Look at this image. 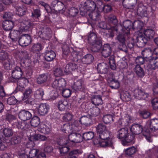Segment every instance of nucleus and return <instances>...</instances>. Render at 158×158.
<instances>
[{
  "instance_id": "f257e3e1",
  "label": "nucleus",
  "mask_w": 158,
  "mask_h": 158,
  "mask_svg": "<svg viewBox=\"0 0 158 158\" xmlns=\"http://www.w3.org/2000/svg\"><path fill=\"white\" fill-rule=\"evenodd\" d=\"M117 137L120 139L123 145H126L128 143H134L135 136L133 134L128 133L127 128L123 127L118 130Z\"/></svg>"
},
{
  "instance_id": "f03ea898",
  "label": "nucleus",
  "mask_w": 158,
  "mask_h": 158,
  "mask_svg": "<svg viewBox=\"0 0 158 158\" xmlns=\"http://www.w3.org/2000/svg\"><path fill=\"white\" fill-rule=\"evenodd\" d=\"M131 131L135 135L142 133L143 138H145L149 142L152 141V139L151 136L150 131L148 129H143V126L140 124H135L131 126L130 128Z\"/></svg>"
},
{
  "instance_id": "7ed1b4c3",
  "label": "nucleus",
  "mask_w": 158,
  "mask_h": 158,
  "mask_svg": "<svg viewBox=\"0 0 158 158\" xmlns=\"http://www.w3.org/2000/svg\"><path fill=\"white\" fill-rule=\"evenodd\" d=\"M20 24L19 28L22 31L27 32L31 30L34 26L33 23L28 19H25L23 21L20 20Z\"/></svg>"
},
{
  "instance_id": "20e7f679",
  "label": "nucleus",
  "mask_w": 158,
  "mask_h": 158,
  "mask_svg": "<svg viewBox=\"0 0 158 158\" xmlns=\"http://www.w3.org/2000/svg\"><path fill=\"white\" fill-rule=\"evenodd\" d=\"M23 71L21 68L18 66L15 68L12 71V78L10 79L11 82H15L18 79L20 78L23 74Z\"/></svg>"
},
{
  "instance_id": "39448f33",
  "label": "nucleus",
  "mask_w": 158,
  "mask_h": 158,
  "mask_svg": "<svg viewBox=\"0 0 158 158\" xmlns=\"http://www.w3.org/2000/svg\"><path fill=\"white\" fill-rule=\"evenodd\" d=\"M66 81L64 78L55 80L52 84V86L60 90H62L66 86Z\"/></svg>"
},
{
  "instance_id": "423d86ee",
  "label": "nucleus",
  "mask_w": 158,
  "mask_h": 158,
  "mask_svg": "<svg viewBox=\"0 0 158 158\" xmlns=\"http://www.w3.org/2000/svg\"><path fill=\"white\" fill-rule=\"evenodd\" d=\"M135 98L141 100H146L149 96V94L141 89L139 88L134 90L133 95Z\"/></svg>"
},
{
  "instance_id": "0eeeda50",
  "label": "nucleus",
  "mask_w": 158,
  "mask_h": 158,
  "mask_svg": "<svg viewBox=\"0 0 158 158\" xmlns=\"http://www.w3.org/2000/svg\"><path fill=\"white\" fill-rule=\"evenodd\" d=\"M147 67L148 70H155L158 68V57L156 56L151 58L148 61Z\"/></svg>"
},
{
  "instance_id": "6e6552de",
  "label": "nucleus",
  "mask_w": 158,
  "mask_h": 158,
  "mask_svg": "<svg viewBox=\"0 0 158 158\" xmlns=\"http://www.w3.org/2000/svg\"><path fill=\"white\" fill-rule=\"evenodd\" d=\"M47 139V138L46 136L40 134L35 135L32 136L30 138L31 141L27 144V147L32 148L34 146L35 144L33 141L37 140L43 141L46 140Z\"/></svg>"
},
{
  "instance_id": "1a4fd4ad",
  "label": "nucleus",
  "mask_w": 158,
  "mask_h": 158,
  "mask_svg": "<svg viewBox=\"0 0 158 158\" xmlns=\"http://www.w3.org/2000/svg\"><path fill=\"white\" fill-rule=\"evenodd\" d=\"M136 38V44L139 48L144 47L148 41V39L144 37L143 35L139 32Z\"/></svg>"
},
{
  "instance_id": "9d476101",
  "label": "nucleus",
  "mask_w": 158,
  "mask_h": 158,
  "mask_svg": "<svg viewBox=\"0 0 158 158\" xmlns=\"http://www.w3.org/2000/svg\"><path fill=\"white\" fill-rule=\"evenodd\" d=\"M19 44L22 46H28L31 42V37L28 34L22 35L19 38Z\"/></svg>"
},
{
  "instance_id": "9b49d317",
  "label": "nucleus",
  "mask_w": 158,
  "mask_h": 158,
  "mask_svg": "<svg viewBox=\"0 0 158 158\" xmlns=\"http://www.w3.org/2000/svg\"><path fill=\"white\" fill-rule=\"evenodd\" d=\"M16 81L17 86L15 90L22 91L24 87L28 84V81L27 79L23 77L18 79Z\"/></svg>"
},
{
  "instance_id": "f8f14e48",
  "label": "nucleus",
  "mask_w": 158,
  "mask_h": 158,
  "mask_svg": "<svg viewBox=\"0 0 158 158\" xmlns=\"http://www.w3.org/2000/svg\"><path fill=\"white\" fill-rule=\"evenodd\" d=\"M68 135L69 140L72 142L77 143L82 141V137L80 134L73 133Z\"/></svg>"
},
{
  "instance_id": "ddd939ff",
  "label": "nucleus",
  "mask_w": 158,
  "mask_h": 158,
  "mask_svg": "<svg viewBox=\"0 0 158 158\" xmlns=\"http://www.w3.org/2000/svg\"><path fill=\"white\" fill-rule=\"evenodd\" d=\"M150 8H146L145 6L139 7L137 10L138 15L141 17H147L152 13Z\"/></svg>"
},
{
  "instance_id": "4468645a",
  "label": "nucleus",
  "mask_w": 158,
  "mask_h": 158,
  "mask_svg": "<svg viewBox=\"0 0 158 158\" xmlns=\"http://www.w3.org/2000/svg\"><path fill=\"white\" fill-rule=\"evenodd\" d=\"M94 143L95 144H99L101 147H111L112 144V139L110 138L109 139L99 140L98 139H95L94 140Z\"/></svg>"
},
{
  "instance_id": "2eb2a0df",
  "label": "nucleus",
  "mask_w": 158,
  "mask_h": 158,
  "mask_svg": "<svg viewBox=\"0 0 158 158\" xmlns=\"http://www.w3.org/2000/svg\"><path fill=\"white\" fill-rule=\"evenodd\" d=\"M64 6L63 3L58 0L53 1L51 3V7L56 11L61 10L63 9Z\"/></svg>"
},
{
  "instance_id": "dca6fc26",
  "label": "nucleus",
  "mask_w": 158,
  "mask_h": 158,
  "mask_svg": "<svg viewBox=\"0 0 158 158\" xmlns=\"http://www.w3.org/2000/svg\"><path fill=\"white\" fill-rule=\"evenodd\" d=\"M31 116V113L25 110H22L19 112V118L23 121H26L30 119Z\"/></svg>"
},
{
  "instance_id": "f3484780",
  "label": "nucleus",
  "mask_w": 158,
  "mask_h": 158,
  "mask_svg": "<svg viewBox=\"0 0 158 158\" xmlns=\"http://www.w3.org/2000/svg\"><path fill=\"white\" fill-rule=\"evenodd\" d=\"M49 109V106L45 103H41L37 108L38 113L42 115L47 114Z\"/></svg>"
},
{
  "instance_id": "a211bd4d",
  "label": "nucleus",
  "mask_w": 158,
  "mask_h": 158,
  "mask_svg": "<svg viewBox=\"0 0 158 158\" xmlns=\"http://www.w3.org/2000/svg\"><path fill=\"white\" fill-rule=\"evenodd\" d=\"M52 31L50 28H45L42 31L40 36L44 40H48L52 37Z\"/></svg>"
},
{
  "instance_id": "6ab92c4d",
  "label": "nucleus",
  "mask_w": 158,
  "mask_h": 158,
  "mask_svg": "<svg viewBox=\"0 0 158 158\" xmlns=\"http://www.w3.org/2000/svg\"><path fill=\"white\" fill-rule=\"evenodd\" d=\"M107 81L110 87L112 89H118L120 87V84L118 80L114 78L109 77L107 79Z\"/></svg>"
},
{
  "instance_id": "aec40b11",
  "label": "nucleus",
  "mask_w": 158,
  "mask_h": 158,
  "mask_svg": "<svg viewBox=\"0 0 158 158\" xmlns=\"http://www.w3.org/2000/svg\"><path fill=\"white\" fill-rule=\"evenodd\" d=\"M111 52V48L108 44H104L102 51V54L104 57H107L109 56Z\"/></svg>"
},
{
  "instance_id": "412c9836",
  "label": "nucleus",
  "mask_w": 158,
  "mask_h": 158,
  "mask_svg": "<svg viewBox=\"0 0 158 158\" xmlns=\"http://www.w3.org/2000/svg\"><path fill=\"white\" fill-rule=\"evenodd\" d=\"M14 26V22L10 20L6 19L2 23L3 28L6 31H11Z\"/></svg>"
},
{
  "instance_id": "4be33fe9",
  "label": "nucleus",
  "mask_w": 158,
  "mask_h": 158,
  "mask_svg": "<svg viewBox=\"0 0 158 158\" xmlns=\"http://www.w3.org/2000/svg\"><path fill=\"white\" fill-rule=\"evenodd\" d=\"M94 59V58L92 55L87 54L82 58L81 61L83 64H89L92 63Z\"/></svg>"
},
{
  "instance_id": "5701e85b",
  "label": "nucleus",
  "mask_w": 158,
  "mask_h": 158,
  "mask_svg": "<svg viewBox=\"0 0 158 158\" xmlns=\"http://www.w3.org/2000/svg\"><path fill=\"white\" fill-rule=\"evenodd\" d=\"M91 45V50L93 52H98L100 51L102 46V42L101 39L98 40Z\"/></svg>"
},
{
  "instance_id": "b1692460",
  "label": "nucleus",
  "mask_w": 158,
  "mask_h": 158,
  "mask_svg": "<svg viewBox=\"0 0 158 158\" xmlns=\"http://www.w3.org/2000/svg\"><path fill=\"white\" fill-rule=\"evenodd\" d=\"M73 87L76 91L83 90L84 89L83 81L81 79L77 81L74 82Z\"/></svg>"
},
{
  "instance_id": "393cba45",
  "label": "nucleus",
  "mask_w": 158,
  "mask_h": 158,
  "mask_svg": "<svg viewBox=\"0 0 158 158\" xmlns=\"http://www.w3.org/2000/svg\"><path fill=\"white\" fill-rule=\"evenodd\" d=\"M84 4L85 8L88 11H93L96 8L95 3L91 0H87Z\"/></svg>"
},
{
  "instance_id": "a878e982",
  "label": "nucleus",
  "mask_w": 158,
  "mask_h": 158,
  "mask_svg": "<svg viewBox=\"0 0 158 158\" xmlns=\"http://www.w3.org/2000/svg\"><path fill=\"white\" fill-rule=\"evenodd\" d=\"M97 69L101 73H106L108 71V66L103 62L100 63L98 66Z\"/></svg>"
},
{
  "instance_id": "bb28decb",
  "label": "nucleus",
  "mask_w": 158,
  "mask_h": 158,
  "mask_svg": "<svg viewBox=\"0 0 158 158\" xmlns=\"http://www.w3.org/2000/svg\"><path fill=\"white\" fill-rule=\"evenodd\" d=\"M149 129L151 132L155 131L158 130V119H153L151 120Z\"/></svg>"
},
{
  "instance_id": "cd10ccee",
  "label": "nucleus",
  "mask_w": 158,
  "mask_h": 158,
  "mask_svg": "<svg viewBox=\"0 0 158 158\" xmlns=\"http://www.w3.org/2000/svg\"><path fill=\"white\" fill-rule=\"evenodd\" d=\"M56 54L53 51H46L45 55V59L48 61L52 60L56 57Z\"/></svg>"
},
{
  "instance_id": "c85d7f7f",
  "label": "nucleus",
  "mask_w": 158,
  "mask_h": 158,
  "mask_svg": "<svg viewBox=\"0 0 158 158\" xmlns=\"http://www.w3.org/2000/svg\"><path fill=\"white\" fill-rule=\"evenodd\" d=\"M3 134L4 136L5 140L6 138H8L12 136L13 134V130L10 127H5L2 129Z\"/></svg>"
},
{
  "instance_id": "c756f323",
  "label": "nucleus",
  "mask_w": 158,
  "mask_h": 158,
  "mask_svg": "<svg viewBox=\"0 0 158 158\" xmlns=\"http://www.w3.org/2000/svg\"><path fill=\"white\" fill-rule=\"evenodd\" d=\"M16 126L19 129L25 130L29 128L30 125L28 123H27L26 121H23L17 122L16 123Z\"/></svg>"
},
{
  "instance_id": "7c9ffc66",
  "label": "nucleus",
  "mask_w": 158,
  "mask_h": 158,
  "mask_svg": "<svg viewBox=\"0 0 158 158\" xmlns=\"http://www.w3.org/2000/svg\"><path fill=\"white\" fill-rule=\"evenodd\" d=\"M48 77L46 74H40L36 78V82L39 85L44 84L47 81Z\"/></svg>"
},
{
  "instance_id": "2f4dec72",
  "label": "nucleus",
  "mask_w": 158,
  "mask_h": 158,
  "mask_svg": "<svg viewBox=\"0 0 158 158\" xmlns=\"http://www.w3.org/2000/svg\"><path fill=\"white\" fill-rule=\"evenodd\" d=\"M134 69L135 72L139 77H142L145 74L144 69L139 64H137L135 66Z\"/></svg>"
},
{
  "instance_id": "473e14b6",
  "label": "nucleus",
  "mask_w": 158,
  "mask_h": 158,
  "mask_svg": "<svg viewBox=\"0 0 158 158\" xmlns=\"http://www.w3.org/2000/svg\"><path fill=\"white\" fill-rule=\"evenodd\" d=\"M100 39V38H98L96 35L94 33H91L88 36V43L90 45L94 44L97 40Z\"/></svg>"
},
{
  "instance_id": "72a5a7b5",
  "label": "nucleus",
  "mask_w": 158,
  "mask_h": 158,
  "mask_svg": "<svg viewBox=\"0 0 158 158\" xmlns=\"http://www.w3.org/2000/svg\"><path fill=\"white\" fill-rule=\"evenodd\" d=\"M151 51V49H146L143 50L142 52V54L145 59L146 61H148L151 58L154 57L152 55Z\"/></svg>"
},
{
  "instance_id": "f704fd0d",
  "label": "nucleus",
  "mask_w": 158,
  "mask_h": 158,
  "mask_svg": "<svg viewBox=\"0 0 158 158\" xmlns=\"http://www.w3.org/2000/svg\"><path fill=\"white\" fill-rule=\"evenodd\" d=\"M129 118L128 117H124L120 118L118 121V124L121 127L127 126L129 123Z\"/></svg>"
},
{
  "instance_id": "c9c22d12",
  "label": "nucleus",
  "mask_w": 158,
  "mask_h": 158,
  "mask_svg": "<svg viewBox=\"0 0 158 158\" xmlns=\"http://www.w3.org/2000/svg\"><path fill=\"white\" fill-rule=\"evenodd\" d=\"M10 38L13 40L16 41L20 35V32L17 30H11L10 33Z\"/></svg>"
},
{
  "instance_id": "e433bc0d",
  "label": "nucleus",
  "mask_w": 158,
  "mask_h": 158,
  "mask_svg": "<svg viewBox=\"0 0 158 158\" xmlns=\"http://www.w3.org/2000/svg\"><path fill=\"white\" fill-rule=\"evenodd\" d=\"M111 134L109 131H106L98 133L99 140H106L109 138Z\"/></svg>"
},
{
  "instance_id": "4c0bfd02",
  "label": "nucleus",
  "mask_w": 158,
  "mask_h": 158,
  "mask_svg": "<svg viewBox=\"0 0 158 158\" xmlns=\"http://www.w3.org/2000/svg\"><path fill=\"white\" fill-rule=\"evenodd\" d=\"M114 116L110 114H107L104 115L103 117V121L106 124H109L114 122Z\"/></svg>"
},
{
  "instance_id": "58836bf2",
  "label": "nucleus",
  "mask_w": 158,
  "mask_h": 158,
  "mask_svg": "<svg viewBox=\"0 0 158 158\" xmlns=\"http://www.w3.org/2000/svg\"><path fill=\"white\" fill-rule=\"evenodd\" d=\"M144 34L147 38L148 40L152 39L155 34L154 31L152 29H147L144 31Z\"/></svg>"
},
{
  "instance_id": "ea45409f",
  "label": "nucleus",
  "mask_w": 158,
  "mask_h": 158,
  "mask_svg": "<svg viewBox=\"0 0 158 158\" xmlns=\"http://www.w3.org/2000/svg\"><path fill=\"white\" fill-rule=\"evenodd\" d=\"M93 103L95 105L102 104L103 101L100 95H96L92 100Z\"/></svg>"
},
{
  "instance_id": "a19ab883",
  "label": "nucleus",
  "mask_w": 158,
  "mask_h": 158,
  "mask_svg": "<svg viewBox=\"0 0 158 158\" xmlns=\"http://www.w3.org/2000/svg\"><path fill=\"white\" fill-rule=\"evenodd\" d=\"M82 139L85 140H88L92 139L94 137V133L92 131L85 132L83 134Z\"/></svg>"
},
{
  "instance_id": "79ce46f5",
  "label": "nucleus",
  "mask_w": 158,
  "mask_h": 158,
  "mask_svg": "<svg viewBox=\"0 0 158 158\" xmlns=\"http://www.w3.org/2000/svg\"><path fill=\"white\" fill-rule=\"evenodd\" d=\"M40 123V119L37 116L33 117L30 121L31 125L34 127H37Z\"/></svg>"
},
{
  "instance_id": "37998d69",
  "label": "nucleus",
  "mask_w": 158,
  "mask_h": 158,
  "mask_svg": "<svg viewBox=\"0 0 158 158\" xmlns=\"http://www.w3.org/2000/svg\"><path fill=\"white\" fill-rule=\"evenodd\" d=\"M66 136H63L59 139L58 141V144L60 146H63L66 145L68 143V138Z\"/></svg>"
},
{
  "instance_id": "c03bdc74",
  "label": "nucleus",
  "mask_w": 158,
  "mask_h": 158,
  "mask_svg": "<svg viewBox=\"0 0 158 158\" xmlns=\"http://www.w3.org/2000/svg\"><path fill=\"white\" fill-rule=\"evenodd\" d=\"M91 114L94 117L98 116L100 114V109L97 106H93L89 110Z\"/></svg>"
},
{
  "instance_id": "a18cd8bd",
  "label": "nucleus",
  "mask_w": 158,
  "mask_h": 158,
  "mask_svg": "<svg viewBox=\"0 0 158 158\" xmlns=\"http://www.w3.org/2000/svg\"><path fill=\"white\" fill-rule=\"evenodd\" d=\"M32 93V90L31 89H28L26 90L24 93V97L23 99L22 100L24 101L26 100L24 102H26V103H28V98L31 96Z\"/></svg>"
},
{
  "instance_id": "49530a36",
  "label": "nucleus",
  "mask_w": 158,
  "mask_h": 158,
  "mask_svg": "<svg viewBox=\"0 0 158 158\" xmlns=\"http://www.w3.org/2000/svg\"><path fill=\"white\" fill-rule=\"evenodd\" d=\"M96 131L98 133L109 131L107 130L106 126L104 124L100 123L97 126Z\"/></svg>"
},
{
  "instance_id": "de8ad7c7",
  "label": "nucleus",
  "mask_w": 158,
  "mask_h": 158,
  "mask_svg": "<svg viewBox=\"0 0 158 158\" xmlns=\"http://www.w3.org/2000/svg\"><path fill=\"white\" fill-rule=\"evenodd\" d=\"M109 63L111 69L112 70H115L116 67V65L115 60L114 56L112 55L109 58Z\"/></svg>"
},
{
  "instance_id": "09e8293b",
  "label": "nucleus",
  "mask_w": 158,
  "mask_h": 158,
  "mask_svg": "<svg viewBox=\"0 0 158 158\" xmlns=\"http://www.w3.org/2000/svg\"><path fill=\"white\" fill-rule=\"evenodd\" d=\"M91 121V119L89 118L86 116H84L81 118L80 121L81 124L86 126H88L90 125Z\"/></svg>"
},
{
  "instance_id": "8fccbe9b",
  "label": "nucleus",
  "mask_w": 158,
  "mask_h": 158,
  "mask_svg": "<svg viewBox=\"0 0 158 158\" xmlns=\"http://www.w3.org/2000/svg\"><path fill=\"white\" fill-rule=\"evenodd\" d=\"M44 94L43 89L40 88L37 89L34 93V95L35 97L38 99L41 98Z\"/></svg>"
},
{
  "instance_id": "3c124183",
  "label": "nucleus",
  "mask_w": 158,
  "mask_h": 158,
  "mask_svg": "<svg viewBox=\"0 0 158 158\" xmlns=\"http://www.w3.org/2000/svg\"><path fill=\"white\" fill-rule=\"evenodd\" d=\"M132 25V22L128 20H126L123 23V27L127 31L131 28H133Z\"/></svg>"
},
{
  "instance_id": "603ef678",
  "label": "nucleus",
  "mask_w": 158,
  "mask_h": 158,
  "mask_svg": "<svg viewBox=\"0 0 158 158\" xmlns=\"http://www.w3.org/2000/svg\"><path fill=\"white\" fill-rule=\"evenodd\" d=\"M7 102L10 105H14L19 103V102L14 96L9 97L7 99Z\"/></svg>"
},
{
  "instance_id": "864d4df0",
  "label": "nucleus",
  "mask_w": 158,
  "mask_h": 158,
  "mask_svg": "<svg viewBox=\"0 0 158 158\" xmlns=\"http://www.w3.org/2000/svg\"><path fill=\"white\" fill-rule=\"evenodd\" d=\"M27 12V9L25 7H19L17 9L16 14L20 16L24 15Z\"/></svg>"
},
{
  "instance_id": "5fc2aeb1",
  "label": "nucleus",
  "mask_w": 158,
  "mask_h": 158,
  "mask_svg": "<svg viewBox=\"0 0 158 158\" xmlns=\"http://www.w3.org/2000/svg\"><path fill=\"white\" fill-rule=\"evenodd\" d=\"M108 21L110 23L114 25L117 24L118 20L115 16L113 15H110L108 17Z\"/></svg>"
},
{
  "instance_id": "6e6d98bb",
  "label": "nucleus",
  "mask_w": 158,
  "mask_h": 158,
  "mask_svg": "<svg viewBox=\"0 0 158 158\" xmlns=\"http://www.w3.org/2000/svg\"><path fill=\"white\" fill-rule=\"evenodd\" d=\"M71 127L70 125L68 123L64 124L61 127V130L65 133L69 134L71 132Z\"/></svg>"
},
{
  "instance_id": "4d7b16f0",
  "label": "nucleus",
  "mask_w": 158,
  "mask_h": 158,
  "mask_svg": "<svg viewBox=\"0 0 158 158\" xmlns=\"http://www.w3.org/2000/svg\"><path fill=\"white\" fill-rule=\"evenodd\" d=\"M136 151V148L134 147H132L126 149L125 150V153L127 155L130 156L134 154Z\"/></svg>"
},
{
  "instance_id": "13d9d810",
  "label": "nucleus",
  "mask_w": 158,
  "mask_h": 158,
  "mask_svg": "<svg viewBox=\"0 0 158 158\" xmlns=\"http://www.w3.org/2000/svg\"><path fill=\"white\" fill-rule=\"evenodd\" d=\"M108 30V32L109 33V35L110 37H113L114 36V32L115 31L117 32L118 30V29L117 28L116 26L114 27L113 26H110Z\"/></svg>"
},
{
  "instance_id": "bf43d9fd",
  "label": "nucleus",
  "mask_w": 158,
  "mask_h": 158,
  "mask_svg": "<svg viewBox=\"0 0 158 158\" xmlns=\"http://www.w3.org/2000/svg\"><path fill=\"white\" fill-rule=\"evenodd\" d=\"M73 123L70 125V127H71L70 129L71 132L73 131H77L78 130L77 126L78 125V123L77 121L72 120Z\"/></svg>"
},
{
  "instance_id": "052dcab7",
  "label": "nucleus",
  "mask_w": 158,
  "mask_h": 158,
  "mask_svg": "<svg viewBox=\"0 0 158 158\" xmlns=\"http://www.w3.org/2000/svg\"><path fill=\"white\" fill-rule=\"evenodd\" d=\"M54 74L56 77H58L64 75L62 70L60 68H57L54 70Z\"/></svg>"
},
{
  "instance_id": "680f3d73",
  "label": "nucleus",
  "mask_w": 158,
  "mask_h": 158,
  "mask_svg": "<svg viewBox=\"0 0 158 158\" xmlns=\"http://www.w3.org/2000/svg\"><path fill=\"white\" fill-rule=\"evenodd\" d=\"M43 48V46L40 44H34L32 47V49L34 52H39Z\"/></svg>"
},
{
  "instance_id": "e2e57ef3",
  "label": "nucleus",
  "mask_w": 158,
  "mask_h": 158,
  "mask_svg": "<svg viewBox=\"0 0 158 158\" xmlns=\"http://www.w3.org/2000/svg\"><path fill=\"white\" fill-rule=\"evenodd\" d=\"M90 18L93 20H97L98 19L100 16V14L95 12H94L89 14Z\"/></svg>"
},
{
  "instance_id": "0e129e2a",
  "label": "nucleus",
  "mask_w": 158,
  "mask_h": 158,
  "mask_svg": "<svg viewBox=\"0 0 158 158\" xmlns=\"http://www.w3.org/2000/svg\"><path fill=\"white\" fill-rule=\"evenodd\" d=\"M151 103L154 109L156 110L158 108V98L155 97L151 100Z\"/></svg>"
},
{
  "instance_id": "69168bd1",
  "label": "nucleus",
  "mask_w": 158,
  "mask_h": 158,
  "mask_svg": "<svg viewBox=\"0 0 158 158\" xmlns=\"http://www.w3.org/2000/svg\"><path fill=\"white\" fill-rule=\"evenodd\" d=\"M69 14L72 16H74L77 15L78 12V10L74 7L70 8L69 10Z\"/></svg>"
},
{
  "instance_id": "338daca9",
  "label": "nucleus",
  "mask_w": 158,
  "mask_h": 158,
  "mask_svg": "<svg viewBox=\"0 0 158 158\" xmlns=\"http://www.w3.org/2000/svg\"><path fill=\"white\" fill-rule=\"evenodd\" d=\"M145 61H146L144 57L141 56H137L135 60L136 63L139 65L143 64Z\"/></svg>"
},
{
  "instance_id": "774afa93",
  "label": "nucleus",
  "mask_w": 158,
  "mask_h": 158,
  "mask_svg": "<svg viewBox=\"0 0 158 158\" xmlns=\"http://www.w3.org/2000/svg\"><path fill=\"white\" fill-rule=\"evenodd\" d=\"M62 92V96L64 98H68L69 97L71 94V92L70 89H63Z\"/></svg>"
}]
</instances>
